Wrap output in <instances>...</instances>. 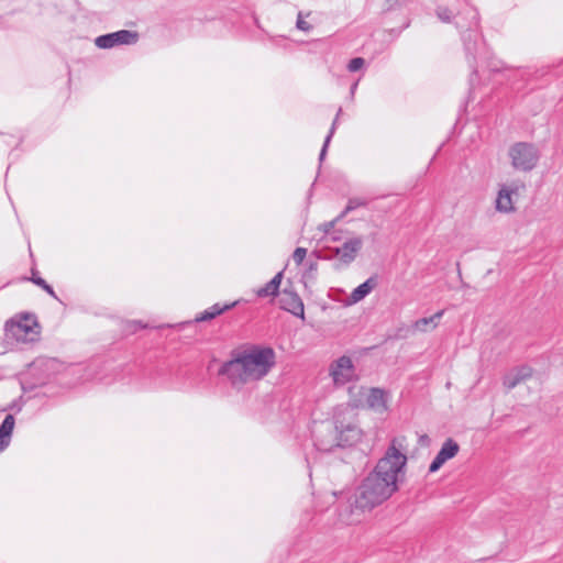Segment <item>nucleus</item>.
I'll return each mask as SVG.
<instances>
[{
  "label": "nucleus",
  "instance_id": "obj_28",
  "mask_svg": "<svg viewBox=\"0 0 563 563\" xmlns=\"http://www.w3.org/2000/svg\"><path fill=\"white\" fill-rule=\"evenodd\" d=\"M445 463L442 456L439 455V453L435 455V457L432 460V462L429 465V472L435 473L439 471L442 465Z\"/></svg>",
  "mask_w": 563,
  "mask_h": 563
},
{
  "label": "nucleus",
  "instance_id": "obj_1",
  "mask_svg": "<svg viewBox=\"0 0 563 563\" xmlns=\"http://www.w3.org/2000/svg\"><path fill=\"white\" fill-rule=\"evenodd\" d=\"M395 442L393 440L385 455L356 488L352 503L355 509L371 511L398 490V475L406 466L407 456L396 448Z\"/></svg>",
  "mask_w": 563,
  "mask_h": 563
},
{
  "label": "nucleus",
  "instance_id": "obj_23",
  "mask_svg": "<svg viewBox=\"0 0 563 563\" xmlns=\"http://www.w3.org/2000/svg\"><path fill=\"white\" fill-rule=\"evenodd\" d=\"M368 205V200L365 198L353 197L347 200L345 208L339 214V219H343L347 213L354 211L357 208L366 207Z\"/></svg>",
  "mask_w": 563,
  "mask_h": 563
},
{
  "label": "nucleus",
  "instance_id": "obj_4",
  "mask_svg": "<svg viewBox=\"0 0 563 563\" xmlns=\"http://www.w3.org/2000/svg\"><path fill=\"white\" fill-rule=\"evenodd\" d=\"M36 325V318L31 313H22L15 318H11L4 324V344L13 347L18 343L34 341V338H31L30 335L35 334L33 332V327Z\"/></svg>",
  "mask_w": 563,
  "mask_h": 563
},
{
  "label": "nucleus",
  "instance_id": "obj_32",
  "mask_svg": "<svg viewBox=\"0 0 563 563\" xmlns=\"http://www.w3.org/2000/svg\"><path fill=\"white\" fill-rule=\"evenodd\" d=\"M330 240L333 242H339L341 240L340 232L333 231L330 235Z\"/></svg>",
  "mask_w": 563,
  "mask_h": 563
},
{
  "label": "nucleus",
  "instance_id": "obj_6",
  "mask_svg": "<svg viewBox=\"0 0 563 563\" xmlns=\"http://www.w3.org/2000/svg\"><path fill=\"white\" fill-rule=\"evenodd\" d=\"M311 435L314 448L320 452H331L339 448V435L335 419L333 421L314 422Z\"/></svg>",
  "mask_w": 563,
  "mask_h": 563
},
{
  "label": "nucleus",
  "instance_id": "obj_24",
  "mask_svg": "<svg viewBox=\"0 0 563 563\" xmlns=\"http://www.w3.org/2000/svg\"><path fill=\"white\" fill-rule=\"evenodd\" d=\"M435 14L439 18V20L444 22V23L451 22L453 15H454L452 10H450L449 8L443 7V5H439L437 8Z\"/></svg>",
  "mask_w": 563,
  "mask_h": 563
},
{
  "label": "nucleus",
  "instance_id": "obj_30",
  "mask_svg": "<svg viewBox=\"0 0 563 563\" xmlns=\"http://www.w3.org/2000/svg\"><path fill=\"white\" fill-rule=\"evenodd\" d=\"M296 26H297V29H299L301 31H305V32H308V31H310L312 29L311 24H309L308 22L302 20L300 13L298 15V19H297V22H296Z\"/></svg>",
  "mask_w": 563,
  "mask_h": 563
},
{
  "label": "nucleus",
  "instance_id": "obj_31",
  "mask_svg": "<svg viewBox=\"0 0 563 563\" xmlns=\"http://www.w3.org/2000/svg\"><path fill=\"white\" fill-rule=\"evenodd\" d=\"M131 327H132V330H131L132 332H135V331H136V330H139V329H144V328H146V325L142 324V322H141V321H133V322L131 323Z\"/></svg>",
  "mask_w": 563,
  "mask_h": 563
},
{
  "label": "nucleus",
  "instance_id": "obj_20",
  "mask_svg": "<svg viewBox=\"0 0 563 563\" xmlns=\"http://www.w3.org/2000/svg\"><path fill=\"white\" fill-rule=\"evenodd\" d=\"M459 451H460L459 443L456 441H454L453 439L449 438L443 442V444L438 453L446 462V461L453 459L459 453Z\"/></svg>",
  "mask_w": 563,
  "mask_h": 563
},
{
  "label": "nucleus",
  "instance_id": "obj_11",
  "mask_svg": "<svg viewBox=\"0 0 563 563\" xmlns=\"http://www.w3.org/2000/svg\"><path fill=\"white\" fill-rule=\"evenodd\" d=\"M533 374V369L528 365H521L514 367L503 377V386L507 391L514 389L520 383L530 378Z\"/></svg>",
  "mask_w": 563,
  "mask_h": 563
},
{
  "label": "nucleus",
  "instance_id": "obj_10",
  "mask_svg": "<svg viewBox=\"0 0 563 563\" xmlns=\"http://www.w3.org/2000/svg\"><path fill=\"white\" fill-rule=\"evenodd\" d=\"M363 243L362 236L350 238L341 246L334 247L333 253L342 264L350 265L355 261L363 247Z\"/></svg>",
  "mask_w": 563,
  "mask_h": 563
},
{
  "label": "nucleus",
  "instance_id": "obj_5",
  "mask_svg": "<svg viewBox=\"0 0 563 563\" xmlns=\"http://www.w3.org/2000/svg\"><path fill=\"white\" fill-rule=\"evenodd\" d=\"M508 155L511 161V166L516 170L530 172L532 170L540 159V151L538 147L528 142H517L509 147Z\"/></svg>",
  "mask_w": 563,
  "mask_h": 563
},
{
  "label": "nucleus",
  "instance_id": "obj_13",
  "mask_svg": "<svg viewBox=\"0 0 563 563\" xmlns=\"http://www.w3.org/2000/svg\"><path fill=\"white\" fill-rule=\"evenodd\" d=\"M517 187H508L501 185L496 198V210L504 213H509L515 210L511 196L517 192Z\"/></svg>",
  "mask_w": 563,
  "mask_h": 563
},
{
  "label": "nucleus",
  "instance_id": "obj_17",
  "mask_svg": "<svg viewBox=\"0 0 563 563\" xmlns=\"http://www.w3.org/2000/svg\"><path fill=\"white\" fill-rule=\"evenodd\" d=\"M235 305H236V301H234L232 303H225V305L214 303L210 308L206 309L202 313H200V316H198L195 321L201 322V321L212 320L216 317L223 313L224 311L230 310Z\"/></svg>",
  "mask_w": 563,
  "mask_h": 563
},
{
  "label": "nucleus",
  "instance_id": "obj_33",
  "mask_svg": "<svg viewBox=\"0 0 563 563\" xmlns=\"http://www.w3.org/2000/svg\"><path fill=\"white\" fill-rule=\"evenodd\" d=\"M357 86H358V80L353 82L351 88H350V96H351L352 99L354 98V95H355V91L357 89Z\"/></svg>",
  "mask_w": 563,
  "mask_h": 563
},
{
  "label": "nucleus",
  "instance_id": "obj_14",
  "mask_svg": "<svg viewBox=\"0 0 563 563\" xmlns=\"http://www.w3.org/2000/svg\"><path fill=\"white\" fill-rule=\"evenodd\" d=\"M378 285V278L376 275L368 277L364 283L358 285L351 294L350 301L356 303L363 300L371 291Z\"/></svg>",
  "mask_w": 563,
  "mask_h": 563
},
{
  "label": "nucleus",
  "instance_id": "obj_12",
  "mask_svg": "<svg viewBox=\"0 0 563 563\" xmlns=\"http://www.w3.org/2000/svg\"><path fill=\"white\" fill-rule=\"evenodd\" d=\"M280 307L296 317L305 316L303 302L296 292L284 290Z\"/></svg>",
  "mask_w": 563,
  "mask_h": 563
},
{
  "label": "nucleus",
  "instance_id": "obj_8",
  "mask_svg": "<svg viewBox=\"0 0 563 563\" xmlns=\"http://www.w3.org/2000/svg\"><path fill=\"white\" fill-rule=\"evenodd\" d=\"M330 375L334 385L343 386L352 382L355 377V367L352 358L346 355L340 356L330 365Z\"/></svg>",
  "mask_w": 563,
  "mask_h": 563
},
{
  "label": "nucleus",
  "instance_id": "obj_7",
  "mask_svg": "<svg viewBox=\"0 0 563 563\" xmlns=\"http://www.w3.org/2000/svg\"><path fill=\"white\" fill-rule=\"evenodd\" d=\"M335 423L338 427L339 448L351 446L360 441L361 429L352 421L346 420L342 412L335 413Z\"/></svg>",
  "mask_w": 563,
  "mask_h": 563
},
{
  "label": "nucleus",
  "instance_id": "obj_3",
  "mask_svg": "<svg viewBox=\"0 0 563 563\" xmlns=\"http://www.w3.org/2000/svg\"><path fill=\"white\" fill-rule=\"evenodd\" d=\"M455 26L462 32V41L472 76L477 75L476 54L479 51V15L475 8L465 5L456 15Z\"/></svg>",
  "mask_w": 563,
  "mask_h": 563
},
{
  "label": "nucleus",
  "instance_id": "obj_9",
  "mask_svg": "<svg viewBox=\"0 0 563 563\" xmlns=\"http://www.w3.org/2000/svg\"><path fill=\"white\" fill-rule=\"evenodd\" d=\"M139 40V33L135 31L120 30L117 32L100 35L95 43L99 48H112L117 45L135 44Z\"/></svg>",
  "mask_w": 563,
  "mask_h": 563
},
{
  "label": "nucleus",
  "instance_id": "obj_19",
  "mask_svg": "<svg viewBox=\"0 0 563 563\" xmlns=\"http://www.w3.org/2000/svg\"><path fill=\"white\" fill-rule=\"evenodd\" d=\"M282 279L283 272H279L268 283H266L256 291L257 296L261 298L276 296L278 294Z\"/></svg>",
  "mask_w": 563,
  "mask_h": 563
},
{
  "label": "nucleus",
  "instance_id": "obj_27",
  "mask_svg": "<svg viewBox=\"0 0 563 563\" xmlns=\"http://www.w3.org/2000/svg\"><path fill=\"white\" fill-rule=\"evenodd\" d=\"M342 219H339V216L331 221L324 222L319 225V230L322 231L325 235H330L334 230V227Z\"/></svg>",
  "mask_w": 563,
  "mask_h": 563
},
{
  "label": "nucleus",
  "instance_id": "obj_15",
  "mask_svg": "<svg viewBox=\"0 0 563 563\" xmlns=\"http://www.w3.org/2000/svg\"><path fill=\"white\" fill-rule=\"evenodd\" d=\"M366 404L371 409L379 412L385 411L387 409V398L385 391L380 388H371L366 398Z\"/></svg>",
  "mask_w": 563,
  "mask_h": 563
},
{
  "label": "nucleus",
  "instance_id": "obj_16",
  "mask_svg": "<svg viewBox=\"0 0 563 563\" xmlns=\"http://www.w3.org/2000/svg\"><path fill=\"white\" fill-rule=\"evenodd\" d=\"M14 417L8 415L0 424V452H3L10 444L14 428Z\"/></svg>",
  "mask_w": 563,
  "mask_h": 563
},
{
  "label": "nucleus",
  "instance_id": "obj_26",
  "mask_svg": "<svg viewBox=\"0 0 563 563\" xmlns=\"http://www.w3.org/2000/svg\"><path fill=\"white\" fill-rule=\"evenodd\" d=\"M365 66V59L363 57H354L352 58L346 68L350 73H355L361 70Z\"/></svg>",
  "mask_w": 563,
  "mask_h": 563
},
{
  "label": "nucleus",
  "instance_id": "obj_21",
  "mask_svg": "<svg viewBox=\"0 0 563 563\" xmlns=\"http://www.w3.org/2000/svg\"><path fill=\"white\" fill-rule=\"evenodd\" d=\"M342 113V108H339L338 112H336V115L331 124V128L329 130V133L328 135L325 136L324 139V142H323V145H322V148L320 151V154H319V163L321 164L323 162V159L325 158V155H327V152H328V147L330 145V142L335 133V130H336V126H338V122H339V117L341 115Z\"/></svg>",
  "mask_w": 563,
  "mask_h": 563
},
{
  "label": "nucleus",
  "instance_id": "obj_18",
  "mask_svg": "<svg viewBox=\"0 0 563 563\" xmlns=\"http://www.w3.org/2000/svg\"><path fill=\"white\" fill-rule=\"evenodd\" d=\"M444 312L445 310L442 309L432 314L431 317L420 318L413 323V328L420 332H426L428 330V327H430L431 329H435L441 318L443 317Z\"/></svg>",
  "mask_w": 563,
  "mask_h": 563
},
{
  "label": "nucleus",
  "instance_id": "obj_2",
  "mask_svg": "<svg viewBox=\"0 0 563 563\" xmlns=\"http://www.w3.org/2000/svg\"><path fill=\"white\" fill-rule=\"evenodd\" d=\"M276 364V354L271 346L251 344L233 349L230 358L219 368L218 375L224 376L232 387L241 388L250 382L264 378Z\"/></svg>",
  "mask_w": 563,
  "mask_h": 563
},
{
  "label": "nucleus",
  "instance_id": "obj_22",
  "mask_svg": "<svg viewBox=\"0 0 563 563\" xmlns=\"http://www.w3.org/2000/svg\"><path fill=\"white\" fill-rule=\"evenodd\" d=\"M23 280L32 282L36 286L41 287L44 291H46L52 298L58 300V297H57L55 290L53 289V287L51 285H48L45 282V279L37 276V272L35 268H32V277H30V278L23 277Z\"/></svg>",
  "mask_w": 563,
  "mask_h": 563
},
{
  "label": "nucleus",
  "instance_id": "obj_25",
  "mask_svg": "<svg viewBox=\"0 0 563 563\" xmlns=\"http://www.w3.org/2000/svg\"><path fill=\"white\" fill-rule=\"evenodd\" d=\"M412 0H386L385 1V11H395L399 10L407 4H409Z\"/></svg>",
  "mask_w": 563,
  "mask_h": 563
},
{
  "label": "nucleus",
  "instance_id": "obj_29",
  "mask_svg": "<svg viewBox=\"0 0 563 563\" xmlns=\"http://www.w3.org/2000/svg\"><path fill=\"white\" fill-rule=\"evenodd\" d=\"M307 250L305 247H297L294 251L292 258L297 265L302 264L303 260L306 258Z\"/></svg>",
  "mask_w": 563,
  "mask_h": 563
}]
</instances>
